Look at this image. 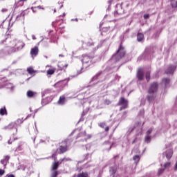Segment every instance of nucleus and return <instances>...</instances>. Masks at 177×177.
<instances>
[{"label":"nucleus","instance_id":"obj_54","mask_svg":"<svg viewBox=\"0 0 177 177\" xmlns=\"http://www.w3.org/2000/svg\"><path fill=\"white\" fill-rule=\"evenodd\" d=\"M0 138H2V136H0Z\"/></svg>","mask_w":177,"mask_h":177},{"label":"nucleus","instance_id":"obj_32","mask_svg":"<svg viewBox=\"0 0 177 177\" xmlns=\"http://www.w3.org/2000/svg\"><path fill=\"white\" fill-rule=\"evenodd\" d=\"M170 82H171V80H169V78H164V79H162V82L164 84H165V85H168V84H169Z\"/></svg>","mask_w":177,"mask_h":177},{"label":"nucleus","instance_id":"obj_31","mask_svg":"<svg viewBox=\"0 0 177 177\" xmlns=\"http://www.w3.org/2000/svg\"><path fill=\"white\" fill-rule=\"evenodd\" d=\"M133 159L136 162H139V161L140 160V156L139 155H136L133 156Z\"/></svg>","mask_w":177,"mask_h":177},{"label":"nucleus","instance_id":"obj_45","mask_svg":"<svg viewBox=\"0 0 177 177\" xmlns=\"http://www.w3.org/2000/svg\"><path fill=\"white\" fill-rule=\"evenodd\" d=\"M17 150H21V145H19L17 148Z\"/></svg>","mask_w":177,"mask_h":177},{"label":"nucleus","instance_id":"obj_28","mask_svg":"<svg viewBox=\"0 0 177 177\" xmlns=\"http://www.w3.org/2000/svg\"><path fill=\"white\" fill-rule=\"evenodd\" d=\"M39 9H41V7L39 6L31 8V10H32L33 13H37L38 10H39Z\"/></svg>","mask_w":177,"mask_h":177},{"label":"nucleus","instance_id":"obj_12","mask_svg":"<svg viewBox=\"0 0 177 177\" xmlns=\"http://www.w3.org/2000/svg\"><path fill=\"white\" fill-rule=\"evenodd\" d=\"M176 70V65H170L165 71L166 74H174Z\"/></svg>","mask_w":177,"mask_h":177},{"label":"nucleus","instance_id":"obj_13","mask_svg":"<svg viewBox=\"0 0 177 177\" xmlns=\"http://www.w3.org/2000/svg\"><path fill=\"white\" fill-rule=\"evenodd\" d=\"M63 3L64 2L62 1H58L55 6L54 12H56V10H59V9H62L63 8Z\"/></svg>","mask_w":177,"mask_h":177},{"label":"nucleus","instance_id":"obj_16","mask_svg":"<svg viewBox=\"0 0 177 177\" xmlns=\"http://www.w3.org/2000/svg\"><path fill=\"white\" fill-rule=\"evenodd\" d=\"M91 60V57L86 55H82V63H89V61Z\"/></svg>","mask_w":177,"mask_h":177},{"label":"nucleus","instance_id":"obj_6","mask_svg":"<svg viewBox=\"0 0 177 177\" xmlns=\"http://www.w3.org/2000/svg\"><path fill=\"white\" fill-rule=\"evenodd\" d=\"M157 91H158V83L153 82L151 84L148 90V93H157Z\"/></svg>","mask_w":177,"mask_h":177},{"label":"nucleus","instance_id":"obj_14","mask_svg":"<svg viewBox=\"0 0 177 177\" xmlns=\"http://www.w3.org/2000/svg\"><path fill=\"white\" fill-rule=\"evenodd\" d=\"M39 50L38 49V46H35L30 50V55L32 56H37L38 55V52Z\"/></svg>","mask_w":177,"mask_h":177},{"label":"nucleus","instance_id":"obj_21","mask_svg":"<svg viewBox=\"0 0 177 177\" xmlns=\"http://www.w3.org/2000/svg\"><path fill=\"white\" fill-rule=\"evenodd\" d=\"M145 39V35L143 33H138L137 35V40L138 42H142V40Z\"/></svg>","mask_w":177,"mask_h":177},{"label":"nucleus","instance_id":"obj_1","mask_svg":"<svg viewBox=\"0 0 177 177\" xmlns=\"http://www.w3.org/2000/svg\"><path fill=\"white\" fill-rule=\"evenodd\" d=\"M11 49V52L12 53H15V52H19V50H21L26 46L24 42L21 40L17 39H12L11 38H6L4 41H3V44H5Z\"/></svg>","mask_w":177,"mask_h":177},{"label":"nucleus","instance_id":"obj_48","mask_svg":"<svg viewBox=\"0 0 177 177\" xmlns=\"http://www.w3.org/2000/svg\"><path fill=\"white\" fill-rule=\"evenodd\" d=\"M32 39H37V38H35V36H32Z\"/></svg>","mask_w":177,"mask_h":177},{"label":"nucleus","instance_id":"obj_24","mask_svg":"<svg viewBox=\"0 0 177 177\" xmlns=\"http://www.w3.org/2000/svg\"><path fill=\"white\" fill-rule=\"evenodd\" d=\"M173 154H174V153L172 152V151H168L166 153V158L168 160H171V158H172Z\"/></svg>","mask_w":177,"mask_h":177},{"label":"nucleus","instance_id":"obj_3","mask_svg":"<svg viewBox=\"0 0 177 177\" xmlns=\"http://www.w3.org/2000/svg\"><path fill=\"white\" fill-rule=\"evenodd\" d=\"M125 55V48L124 46H122V43H121L119 46V48L116 51V53L112 56V59L118 62V60H121V59L124 57Z\"/></svg>","mask_w":177,"mask_h":177},{"label":"nucleus","instance_id":"obj_23","mask_svg":"<svg viewBox=\"0 0 177 177\" xmlns=\"http://www.w3.org/2000/svg\"><path fill=\"white\" fill-rule=\"evenodd\" d=\"M88 176L89 175L88 174V172H82L77 175V177H88Z\"/></svg>","mask_w":177,"mask_h":177},{"label":"nucleus","instance_id":"obj_46","mask_svg":"<svg viewBox=\"0 0 177 177\" xmlns=\"http://www.w3.org/2000/svg\"><path fill=\"white\" fill-rule=\"evenodd\" d=\"M21 16H23V17H24V12L21 13Z\"/></svg>","mask_w":177,"mask_h":177},{"label":"nucleus","instance_id":"obj_43","mask_svg":"<svg viewBox=\"0 0 177 177\" xmlns=\"http://www.w3.org/2000/svg\"><path fill=\"white\" fill-rule=\"evenodd\" d=\"M174 171H177V162H176L174 165Z\"/></svg>","mask_w":177,"mask_h":177},{"label":"nucleus","instance_id":"obj_37","mask_svg":"<svg viewBox=\"0 0 177 177\" xmlns=\"http://www.w3.org/2000/svg\"><path fill=\"white\" fill-rule=\"evenodd\" d=\"M114 2V0H109L108 1V4H109V8L111 6V4Z\"/></svg>","mask_w":177,"mask_h":177},{"label":"nucleus","instance_id":"obj_10","mask_svg":"<svg viewBox=\"0 0 177 177\" xmlns=\"http://www.w3.org/2000/svg\"><path fill=\"white\" fill-rule=\"evenodd\" d=\"M157 97V93H149L148 95H147V99L149 103H151V102H154L156 100V98Z\"/></svg>","mask_w":177,"mask_h":177},{"label":"nucleus","instance_id":"obj_41","mask_svg":"<svg viewBox=\"0 0 177 177\" xmlns=\"http://www.w3.org/2000/svg\"><path fill=\"white\" fill-rule=\"evenodd\" d=\"M1 12H2V13H6V12H8V9H6V8H3V9L1 10Z\"/></svg>","mask_w":177,"mask_h":177},{"label":"nucleus","instance_id":"obj_44","mask_svg":"<svg viewBox=\"0 0 177 177\" xmlns=\"http://www.w3.org/2000/svg\"><path fill=\"white\" fill-rule=\"evenodd\" d=\"M52 158H54V160H56V155L53 154L52 155Z\"/></svg>","mask_w":177,"mask_h":177},{"label":"nucleus","instance_id":"obj_55","mask_svg":"<svg viewBox=\"0 0 177 177\" xmlns=\"http://www.w3.org/2000/svg\"><path fill=\"white\" fill-rule=\"evenodd\" d=\"M115 157H117V156H115L114 158H115Z\"/></svg>","mask_w":177,"mask_h":177},{"label":"nucleus","instance_id":"obj_19","mask_svg":"<svg viewBox=\"0 0 177 177\" xmlns=\"http://www.w3.org/2000/svg\"><path fill=\"white\" fill-rule=\"evenodd\" d=\"M0 115H8V111L6 110V106H3L0 109Z\"/></svg>","mask_w":177,"mask_h":177},{"label":"nucleus","instance_id":"obj_47","mask_svg":"<svg viewBox=\"0 0 177 177\" xmlns=\"http://www.w3.org/2000/svg\"><path fill=\"white\" fill-rule=\"evenodd\" d=\"M26 1H27V0H19V2H24Z\"/></svg>","mask_w":177,"mask_h":177},{"label":"nucleus","instance_id":"obj_38","mask_svg":"<svg viewBox=\"0 0 177 177\" xmlns=\"http://www.w3.org/2000/svg\"><path fill=\"white\" fill-rule=\"evenodd\" d=\"M151 132H153V129H150L147 131V136H149L150 133H151Z\"/></svg>","mask_w":177,"mask_h":177},{"label":"nucleus","instance_id":"obj_9","mask_svg":"<svg viewBox=\"0 0 177 177\" xmlns=\"http://www.w3.org/2000/svg\"><path fill=\"white\" fill-rule=\"evenodd\" d=\"M137 78L139 81H143V78H145V73L143 72V69L139 68L138 70Z\"/></svg>","mask_w":177,"mask_h":177},{"label":"nucleus","instance_id":"obj_5","mask_svg":"<svg viewBox=\"0 0 177 177\" xmlns=\"http://www.w3.org/2000/svg\"><path fill=\"white\" fill-rule=\"evenodd\" d=\"M118 106H122L120 110L128 109V100L125 99L124 97H121L118 102Z\"/></svg>","mask_w":177,"mask_h":177},{"label":"nucleus","instance_id":"obj_11","mask_svg":"<svg viewBox=\"0 0 177 177\" xmlns=\"http://www.w3.org/2000/svg\"><path fill=\"white\" fill-rule=\"evenodd\" d=\"M10 159V156H5L2 160H1L0 162L3 165L4 168H6V165L9 162V160Z\"/></svg>","mask_w":177,"mask_h":177},{"label":"nucleus","instance_id":"obj_18","mask_svg":"<svg viewBox=\"0 0 177 177\" xmlns=\"http://www.w3.org/2000/svg\"><path fill=\"white\" fill-rule=\"evenodd\" d=\"M36 95H37V93L31 90L28 91L26 93V95L28 97H34V96H35Z\"/></svg>","mask_w":177,"mask_h":177},{"label":"nucleus","instance_id":"obj_52","mask_svg":"<svg viewBox=\"0 0 177 177\" xmlns=\"http://www.w3.org/2000/svg\"><path fill=\"white\" fill-rule=\"evenodd\" d=\"M64 16H66V14H65V13L63 14V17H64Z\"/></svg>","mask_w":177,"mask_h":177},{"label":"nucleus","instance_id":"obj_22","mask_svg":"<svg viewBox=\"0 0 177 177\" xmlns=\"http://www.w3.org/2000/svg\"><path fill=\"white\" fill-rule=\"evenodd\" d=\"M170 3L171 8H177V0H170Z\"/></svg>","mask_w":177,"mask_h":177},{"label":"nucleus","instance_id":"obj_20","mask_svg":"<svg viewBox=\"0 0 177 177\" xmlns=\"http://www.w3.org/2000/svg\"><path fill=\"white\" fill-rule=\"evenodd\" d=\"M56 72V68H53L51 69H48L46 71L47 75H53Z\"/></svg>","mask_w":177,"mask_h":177},{"label":"nucleus","instance_id":"obj_49","mask_svg":"<svg viewBox=\"0 0 177 177\" xmlns=\"http://www.w3.org/2000/svg\"><path fill=\"white\" fill-rule=\"evenodd\" d=\"M57 23V20L53 22V24H56Z\"/></svg>","mask_w":177,"mask_h":177},{"label":"nucleus","instance_id":"obj_7","mask_svg":"<svg viewBox=\"0 0 177 177\" xmlns=\"http://www.w3.org/2000/svg\"><path fill=\"white\" fill-rule=\"evenodd\" d=\"M124 13V9L122 8V5H116V10L114 12V16H120Z\"/></svg>","mask_w":177,"mask_h":177},{"label":"nucleus","instance_id":"obj_50","mask_svg":"<svg viewBox=\"0 0 177 177\" xmlns=\"http://www.w3.org/2000/svg\"><path fill=\"white\" fill-rule=\"evenodd\" d=\"M46 67H52L50 65H47Z\"/></svg>","mask_w":177,"mask_h":177},{"label":"nucleus","instance_id":"obj_15","mask_svg":"<svg viewBox=\"0 0 177 177\" xmlns=\"http://www.w3.org/2000/svg\"><path fill=\"white\" fill-rule=\"evenodd\" d=\"M66 103V95H62L57 101V104L63 106Z\"/></svg>","mask_w":177,"mask_h":177},{"label":"nucleus","instance_id":"obj_4","mask_svg":"<svg viewBox=\"0 0 177 177\" xmlns=\"http://www.w3.org/2000/svg\"><path fill=\"white\" fill-rule=\"evenodd\" d=\"M70 142V139L67 138L64 140L62 142L59 143V153L60 154H64L66 151H68V143Z\"/></svg>","mask_w":177,"mask_h":177},{"label":"nucleus","instance_id":"obj_25","mask_svg":"<svg viewBox=\"0 0 177 177\" xmlns=\"http://www.w3.org/2000/svg\"><path fill=\"white\" fill-rule=\"evenodd\" d=\"M51 177H57L59 175V171L57 170H51Z\"/></svg>","mask_w":177,"mask_h":177},{"label":"nucleus","instance_id":"obj_40","mask_svg":"<svg viewBox=\"0 0 177 177\" xmlns=\"http://www.w3.org/2000/svg\"><path fill=\"white\" fill-rule=\"evenodd\" d=\"M104 131L105 132H109V131H110V127H109V126L106 127Z\"/></svg>","mask_w":177,"mask_h":177},{"label":"nucleus","instance_id":"obj_53","mask_svg":"<svg viewBox=\"0 0 177 177\" xmlns=\"http://www.w3.org/2000/svg\"><path fill=\"white\" fill-rule=\"evenodd\" d=\"M19 121H21V120H17V122H19Z\"/></svg>","mask_w":177,"mask_h":177},{"label":"nucleus","instance_id":"obj_42","mask_svg":"<svg viewBox=\"0 0 177 177\" xmlns=\"http://www.w3.org/2000/svg\"><path fill=\"white\" fill-rule=\"evenodd\" d=\"M149 17V14L144 15L143 17L144 19H147Z\"/></svg>","mask_w":177,"mask_h":177},{"label":"nucleus","instance_id":"obj_27","mask_svg":"<svg viewBox=\"0 0 177 177\" xmlns=\"http://www.w3.org/2000/svg\"><path fill=\"white\" fill-rule=\"evenodd\" d=\"M48 100H50V97H47L45 99L42 100V103L44 104H48L50 101H48Z\"/></svg>","mask_w":177,"mask_h":177},{"label":"nucleus","instance_id":"obj_33","mask_svg":"<svg viewBox=\"0 0 177 177\" xmlns=\"http://www.w3.org/2000/svg\"><path fill=\"white\" fill-rule=\"evenodd\" d=\"M151 140V137H150V136H147L145 137V142L147 143H150V141Z\"/></svg>","mask_w":177,"mask_h":177},{"label":"nucleus","instance_id":"obj_17","mask_svg":"<svg viewBox=\"0 0 177 177\" xmlns=\"http://www.w3.org/2000/svg\"><path fill=\"white\" fill-rule=\"evenodd\" d=\"M59 165H60V163H59V162H55L53 163L51 165V171H57V168H59Z\"/></svg>","mask_w":177,"mask_h":177},{"label":"nucleus","instance_id":"obj_26","mask_svg":"<svg viewBox=\"0 0 177 177\" xmlns=\"http://www.w3.org/2000/svg\"><path fill=\"white\" fill-rule=\"evenodd\" d=\"M27 72L28 73V74L32 75L35 73V71H34V68H32V67H29L27 68Z\"/></svg>","mask_w":177,"mask_h":177},{"label":"nucleus","instance_id":"obj_34","mask_svg":"<svg viewBox=\"0 0 177 177\" xmlns=\"http://www.w3.org/2000/svg\"><path fill=\"white\" fill-rule=\"evenodd\" d=\"M164 171H165V169H159L158 170V176H160V175H161V174H163Z\"/></svg>","mask_w":177,"mask_h":177},{"label":"nucleus","instance_id":"obj_8","mask_svg":"<svg viewBox=\"0 0 177 177\" xmlns=\"http://www.w3.org/2000/svg\"><path fill=\"white\" fill-rule=\"evenodd\" d=\"M13 53L12 50L10 48L8 50L1 49L0 50V57H5V56H9Z\"/></svg>","mask_w":177,"mask_h":177},{"label":"nucleus","instance_id":"obj_2","mask_svg":"<svg viewBox=\"0 0 177 177\" xmlns=\"http://www.w3.org/2000/svg\"><path fill=\"white\" fill-rule=\"evenodd\" d=\"M7 129H14V131H15V133H14L11 135L10 139L8 141V145H12V143H13V142H16V140H17L19 139V138H17V122L10 123L7 126Z\"/></svg>","mask_w":177,"mask_h":177},{"label":"nucleus","instance_id":"obj_36","mask_svg":"<svg viewBox=\"0 0 177 177\" xmlns=\"http://www.w3.org/2000/svg\"><path fill=\"white\" fill-rule=\"evenodd\" d=\"M169 167H171V162H167L165 163V165H164L165 168H168Z\"/></svg>","mask_w":177,"mask_h":177},{"label":"nucleus","instance_id":"obj_39","mask_svg":"<svg viewBox=\"0 0 177 177\" xmlns=\"http://www.w3.org/2000/svg\"><path fill=\"white\" fill-rule=\"evenodd\" d=\"M5 174V170L0 169V176Z\"/></svg>","mask_w":177,"mask_h":177},{"label":"nucleus","instance_id":"obj_29","mask_svg":"<svg viewBox=\"0 0 177 177\" xmlns=\"http://www.w3.org/2000/svg\"><path fill=\"white\" fill-rule=\"evenodd\" d=\"M150 74H151L150 71H147L146 72L145 78H146L147 82H149V81H150V78H151L150 77Z\"/></svg>","mask_w":177,"mask_h":177},{"label":"nucleus","instance_id":"obj_51","mask_svg":"<svg viewBox=\"0 0 177 177\" xmlns=\"http://www.w3.org/2000/svg\"><path fill=\"white\" fill-rule=\"evenodd\" d=\"M6 20V19H3V21H2V23H5Z\"/></svg>","mask_w":177,"mask_h":177},{"label":"nucleus","instance_id":"obj_30","mask_svg":"<svg viewBox=\"0 0 177 177\" xmlns=\"http://www.w3.org/2000/svg\"><path fill=\"white\" fill-rule=\"evenodd\" d=\"M110 172L112 175H115V173L117 172V167H111Z\"/></svg>","mask_w":177,"mask_h":177},{"label":"nucleus","instance_id":"obj_35","mask_svg":"<svg viewBox=\"0 0 177 177\" xmlns=\"http://www.w3.org/2000/svg\"><path fill=\"white\" fill-rule=\"evenodd\" d=\"M99 127H100V128H102V129L106 128V122H102L100 123Z\"/></svg>","mask_w":177,"mask_h":177}]
</instances>
